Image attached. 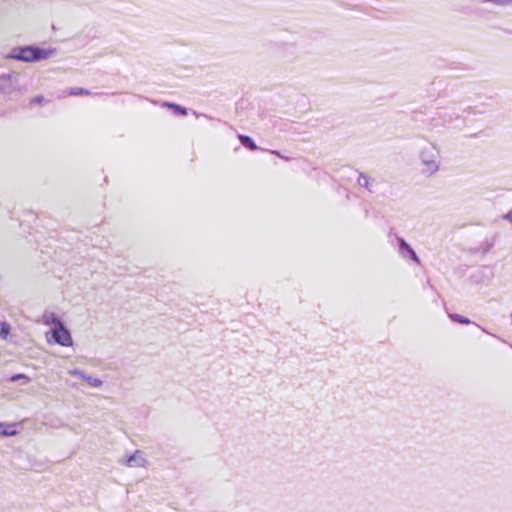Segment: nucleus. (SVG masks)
<instances>
[{
	"label": "nucleus",
	"mask_w": 512,
	"mask_h": 512,
	"mask_svg": "<svg viewBox=\"0 0 512 512\" xmlns=\"http://www.w3.org/2000/svg\"><path fill=\"white\" fill-rule=\"evenodd\" d=\"M51 54V51L40 49L37 47H19L13 49L10 57L24 62H33L41 59H46Z\"/></svg>",
	"instance_id": "nucleus-1"
},
{
	"label": "nucleus",
	"mask_w": 512,
	"mask_h": 512,
	"mask_svg": "<svg viewBox=\"0 0 512 512\" xmlns=\"http://www.w3.org/2000/svg\"><path fill=\"white\" fill-rule=\"evenodd\" d=\"M55 327L47 333V341H52L62 346H71L72 337L69 331L63 326L60 320H54Z\"/></svg>",
	"instance_id": "nucleus-2"
},
{
	"label": "nucleus",
	"mask_w": 512,
	"mask_h": 512,
	"mask_svg": "<svg viewBox=\"0 0 512 512\" xmlns=\"http://www.w3.org/2000/svg\"><path fill=\"white\" fill-rule=\"evenodd\" d=\"M17 433L16 423H0V436H15Z\"/></svg>",
	"instance_id": "nucleus-3"
},
{
	"label": "nucleus",
	"mask_w": 512,
	"mask_h": 512,
	"mask_svg": "<svg viewBox=\"0 0 512 512\" xmlns=\"http://www.w3.org/2000/svg\"><path fill=\"white\" fill-rule=\"evenodd\" d=\"M161 106L172 109L174 111V113H176L178 115H181V116H186L187 115V109L185 107H183V106L178 105V104L171 103V102H163L161 104Z\"/></svg>",
	"instance_id": "nucleus-4"
},
{
	"label": "nucleus",
	"mask_w": 512,
	"mask_h": 512,
	"mask_svg": "<svg viewBox=\"0 0 512 512\" xmlns=\"http://www.w3.org/2000/svg\"><path fill=\"white\" fill-rule=\"evenodd\" d=\"M240 142L249 150L255 151L258 149L257 145L254 143V141L246 135H239L238 136Z\"/></svg>",
	"instance_id": "nucleus-5"
},
{
	"label": "nucleus",
	"mask_w": 512,
	"mask_h": 512,
	"mask_svg": "<svg viewBox=\"0 0 512 512\" xmlns=\"http://www.w3.org/2000/svg\"><path fill=\"white\" fill-rule=\"evenodd\" d=\"M400 247L402 249H404L405 251H407L409 253V255L411 256V258L416 261V262H419V259L416 255V253L414 252V250L405 242V240H401L400 241Z\"/></svg>",
	"instance_id": "nucleus-6"
},
{
	"label": "nucleus",
	"mask_w": 512,
	"mask_h": 512,
	"mask_svg": "<svg viewBox=\"0 0 512 512\" xmlns=\"http://www.w3.org/2000/svg\"><path fill=\"white\" fill-rule=\"evenodd\" d=\"M10 333V325L6 322H0V337L6 339Z\"/></svg>",
	"instance_id": "nucleus-7"
},
{
	"label": "nucleus",
	"mask_w": 512,
	"mask_h": 512,
	"mask_svg": "<svg viewBox=\"0 0 512 512\" xmlns=\"http://www.w3.org/2000/svg\"><path fill=\"white\" fill-rule=\"evenodd\" d=\"M450 318L453 321L461 323V324H469L470 323V320L468 318H465V317H463V316H461L459 314H451Z\"/></svg>",
	"instance_id": "nucleus-8"
},
{
	"label": "nucleus",
	"mask_w": 512,
	"mask_h": 512,
	"mask_svg": "<svg viewBox=\"0 0 512 512\" xmlns=\"http://www.w3.org/2000/svg\"><path fill=\"white\" fill-rule=\"evenodd\" d=\"M19 380H26L27 382H29L30 378L25 374H15L9 378L10 382H16Z\"/></svg>",
	"instance_id": "nucleus-9"
},
{
	"label": "nucleus",
	"mask_w": 512,
	"mask_h": 512,
	"mask_svg": "<svg viewBox=\"0 0 512 512\" xmlns=\"http://www.w3.org/2000/svg\"><path fill=\"white\" fill-rule=\"evenodd\" d=\"M54 320H58V319L53 317V315H45V316H43V322L46 325H53L55 327Z\"/></svg>",
	"instance_id": "nucleus-10"
},
{
	"label": "nucleus",
	"mask_w": 512,
	"mask_h": 512,
	"mask_svg": "<svg viewBox=\"0 0 512 512\" xmlns=\"http://www.w3.org/2000/svg\"><path fill=\"white\" fill-rule=\"evenodd\" d=\"M360 184L364 185L365 187L369 186V179L367 176L361 175L359 178Z\"/></svg>",
	"instance_id": "nucleus-11"
},
{
	"label": "nucleus",
	"mask_w": 512,
	"mask_h": 512,
	"mask_svg": "<svg viewBox=\"0 0 512 512\" xmlns=\"http://www.w3.org/2000/svg\"><path fill=\"white\" fill-rule=\"evenodd\" d=\"M82 93H84V90L81 88H74V89H71V91L69 92L70 95H79Z\"/></svg>",
	"instance_id": "nucleus-12"
},
{
	"label": "nucleus",
	"mask_w": 512,
	"mask_h": 512,
	"mask_svg": "<svg viewBox=\"0 0 512 512\" xmlns=\"http://www.w3.org/2000/svg\"><path fill=\"white\" fill-rule=\"evenodd\" d=\"M507 219L512 222V210L507 214Z\"/></svg>",
	"instance_id": "nucleus-13"
},
{
	"label": "nucleus",
	"mask_w": 512,
	"mask_h": 512,
	"mask_svg": "<svg viewBox=\"0 0 512 512\" xmlns=\"http://www.w3.org/2000/svg\"><path fill=\"white\" fill-rule=\"evenodd\" d=\"M135 456H136V455L131 456V457L129 458L128 462H129V463H131L132 461H134Z\"/></svg>",
	"instance_id": "nucleus-14"
},
{
	"label": "nucleus",
	"mask_w": 512,
	"mask_h": 512,
	"mask_svg": "<svg viewBox=\"0 0 512 512\" xmlns=\"http://www.w3.org/2000/svg\"><path fill=\"white\" fill-rule=\"evenodd\" d=\"M41 100H42V98H35V99L33 100V102H40Z\"/></svg>",
	"instance_id": "nucleus-15"
}]
</instances>
